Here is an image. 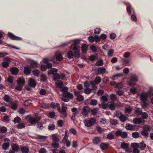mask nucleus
<instances>
[{
    "label": "nucleus",
    "mask_w": 153,
    "mask_h": 153,
    "mask_svg": "<svg viewBox=\"0 0 153 153\" xmlns=\"http://www.w3.org/2000/svg\"><path fill=\"white\" fill-rule=\"evenodd\" d=\"M122 130L120 129H119L115 131V134L117 137H119L121 136V133L122 132Z\"/></svg>",
    "instance_id": "62"
},
{
    "label": "nucleus",
    "mask_w": 153,
    "mask_h": 153,
    "mask_svg": "<svg viewBox=\"0 0 153 153\" xmlns=\"http://www.w3.org/2000/svg\"><path fill=\"white\" fill-rule=\"evenodd\" d=\"M130 80L133 82H136L138 81V78L136 74H133L131 76Z\"/></svg>",
    "instance_id": "25"
},
{
    "label": "nucleus",
    "mask_w": 153,
    "mask_h": 153,
    "mask_svg": "<svg viewBox=\"0 0 153 153\" xmlns=\"http://www.w3.org/2000/svg\"><path fill=\"white\" fill-rule=\"evenodd\" d=\"M132 111V108L129 105L126 107L124 109V112L128 114H129Z\"/></svg>",
    "instance_id": "28"
},
{
    "label": "nucleus",
    "mask_w": 153,
    "mask_h": 153,
    "mask_svg": "<svg viewBox=\"0 0 153 153\" xmlns=\"http://www.w3.org/2000/svg\"><path fill=\"white\" fill-rule=\"evenodd\" d=\"M67 107L66 106H62L61 109H58V111L60 113H62L65 118H66L67 116Z\"/></svg>",
    "instance_id": "9"
},
{
    "label": "nucleus",
    "mask_w": 153,
    "mask_h": 153,
    "mask_svg": "<svg viewBox=\"0 0 153 153\" xmlns=\"http://www.w3.org/2000/svg\"><path fill=\"white\" fill-rule=\"evenodd\" d=\"M140 134L138 132L135 131L132 133V137L135 139L139 137L142 138V137L141 136H140Z\"/></svg>",
    "instance_id": "27"
},
{
    "label": "nucleus",
    "mask_w": 153,
    "mask_h": 153,
    "mask_svg": "<svg viewBox=\"0 0 153 153\" xmlns=\"http://www.w3.org/2000/svg\"><path fill=\"white\" fill-rule=\"evenodd\" d=\"M25 79L22 76L18 77L16 81L18 85H20L22 86L25 85Z\"/></svg>",
    "instance_id": "14"
},
{
    "label": "nucleus",
    "mask_w": 153,
    "mask_h": 153,
    "mask_svg": "<svg viewBox=\"0 0 153 153\" xmlns=\"http://www.w3.org/2000/svg\"><path fill=\"white\" fill-rule=\"evenodd\" d=\"M61 91L62 92L63 96L65 95L68 93L69 92V91H68V87L66 86H62L61 88Z\"/></svg>",
    "instance_id": "20"
},
{
    "label": "nucleus",
    "mask_w": 153,
    "mask_h": 153,
    "mask_svg": "<svg viewBox=\"0 0 153 153\" xmlns=\"http://www.w3.org/2000/svg\"><path fill=\"white\" fill-rule=\"evenodd\" d=\"M93 37H94V41H95L96 43L99 42L101 40L100 36L98 35H95Z\"/></svg>",
    "instance_id": "54"
},
{
    "label": "nucleus",
    "mask_w": 153,
    "mask_h": 153,
    "mask_svg": "<svg viewBox=\"0 0 153 153\" xmlns=\"http://www.w3.org/2000/svg\"><path fill=\"white\" fill-rule=\"evenodd\" d=\"M106 71V69L104 66H102L97 68H95L94 70V73L95 74L96 76L100 74L103 75L105 73Z\"/></svg>",
    "instance_id": "4"
},
{
    "label": "nucleus",
    "mask_w": 153,
    "mask_h": 153,
    "mask_svg": "<svg viewBox=\"0 0 153 153\" xmlns=\"http://www.w3.org/2000/svg\"><path fill=\"white\" fill-rule=\"evenodd\" d=\"M56 115L55 112L54 111H50L49 112L48 116L50 118L53 119Z\"/></svg>",
    "instance_id": "47"
},
{
    "label": "nucleus",
    "mask_w": 153,
    "mask_h": 153,
    "mask_svg": "<svg viewBox=\"0 0 153 153\" xmlns=\"http://www.w3.org/2000/svg\"><path fill=\"white\" fill-rule=\"evenodd\" d=\"M11 74L13 75H17L19 72V69L16 67H13L10 69Z\"/></svg>",
    "instance_id": "12"
},
{
    "label": "nucleus",
    "mask_w": 153,
    "mask_h": 153,
    "mask_svg": "<svg viewBox=\"0 0 153 153\" xmlns=\"http://www.w3.org/2000/svg\"><path fill=\"white\" fill-rule=\"evenodd\" d=\"M131 10L133 11L134 13L133 14H135V12L134 9L131 8V5L130 4H129L127 6L126 10H127L128 13L129 15H130L131 14Z\"/></svg>",
    "instance_id": "26"
},
{
    "label": "nucleus",
    "mask_w": 153,
    "mask_h": 153,
    "mask_svg": "<svg viewBox=\"0 0 153 153\" xmlns=\"http://www.w3.org/2000/svg\"><path fill=\"white\" fill-rule=\"evenodd\" d=\"M123 87V85L122 82L116 83L115 87L118 89H121Z\"/></svg>",
    "instance_id": "50"
},
{
    "label": "nucleus",
    "mask_w": 153,
    "mask_h": 153,
    "mask_svg": "<svg viewBox=\"0 0 153 153\" xmlns=\"http://www.w3.org/2000/svg\"><path fill=\"white\" fill-rule=\"evenodd\" d=\"M40 80L42 82H45L47 79L46 75L44 74H42L40 76Z\"/></svg>",
    "instance_id": "31"
},
{
    "label": "nucleus",
    "mask_w": 153,
    "mask_h": 153,
    "mask_svg": "<svg viewBox=\"0 0 153 153\" xmlns=\"http://www.w3.org/2000/svg\"><path fill=\"white\" fill-rule=\"evenodd\" d=\"M120 137L123 138H125L128 137V133L127 132L125 131H122V132L121 133V136Z\"/></svg>",
    "instance_id": "45"
},
{
    "label": "nucleus",
    "mask_w": 153,
    "mask_h": 153,
    "mask_svg": "<svg viewBox=\"0 0 153 153\" xmlns=\"http://www.w3.org/2000/svg\"><path fill=\"white\" fill-rule=\"evenodd\" d=\"M28 85L32 88H35L37 82L35 80L32 78H29L28 81Z\"/></svg>",
    "instance_id": "10"
},
{
    "label": "nucleus",
    "mask_w": 153,
    "mask_h": 153,
    "mask_svg": "<svg viewBox=\"0 0 153 153\" xmlns=\"http://www.w3.org/2000/svg\"><path fill=\"white\" fill-rule=\"evenodd\" d=\"M147 95L146 92H142L140 94H139L140 96V100L143 102H146L148 100V98L146 96Z\"/></svg>",
    "instance_id": "8"
},
{
    "label": "nucleus",
    "mask_w": 153,
    "mask_h": 153,
    "mask_svg": "<svg viewBox=\"0 0 153 153\" xmlns=\"http://www.w3.org/2000/svg\"><path fill=\"white\" fill-rule=\"evenodd\" d=\"M7 128L4 126H3L2 127L0 128V132L5 133L7 132Z\"/></svg>",
    "instance_id": "59"
},
{
    "label": "nucleus",
    "mask_w": 153,
    "mask_h": 153,
    "mask_svg": "<svg viewBox=\"0 0 153 153\" xmlns=\"http://www.w3.org/2000/svg\"><path fill=\"white\" fill-rule=\"evenodd\" d=\"M17 125V128L18 129H22L25 128V125L24 123H19Z\"/></svg>",
    "instance_id": "55"
},
{
    "label": "nucleus",
    "mask_w": 153,
    "mask_h": 153,
    "mask_svg": "<svg viewBox=\"0 0 153 153\" xmlns=\"http://www.w3.org/2000/svg\"><path fill=\"white\" fill-rule=\"evenodd\" d=\"M52 140L54 142L58 143L59 141V139L58 137L56 135H54L52 137Z\"/></svg>",
    "instance_id": "63"
},
{
    "label": "nucleus",
    "mask_w": 153,
    "mask_h": 153,
    "mask_svg": "<svg viewBox=\"0 0 153 153\" xmlns=\"http://www.w3.org/2000/svg\"><path fill=\"white\" fill-rule=\"evenodd\" d=\"M37 136L38 137H40L39 139L40 141L41 142H44L47 138V136H43L40 135H38Z\"/></svg>",
    "instance_id": "33"
},
{
    "label": "nucleus",
    "mask_w": 153,
    "mask_h": 153,
    "mask_svg": "<svg viewBox=\"0 0 153 153\" xmlns=\"http://www.w3.org/2000/svg\"><path fill=\"white\" fill-rule=\"evenodd\" d=\"M108 100V97L107 95H104L101 97V101L104 104H105L107 101Z\"/></svg>",
    "instance_id": "30"
},
{
    "label": "nucleus",
    "mask_w": 153,
    "mask_h": 153,
    "mask_svg": "<svg viewBox=\"0 0 153 153\" xmlns=\"http://www.w3.org/2000/svg\"><path fill=\"white\" fill-rule=\"evenodd\" d=\"M101 141V138L99 137H96L93 140V143L94 145H97Z\"/></svg>",
    "instance_id": "21"
},
{
    "label": "nucleus",
    "mask_w": 153,
    "mask_h": 153,
    "mask_svg": "<svg viewBox=\"0 0 153 153\" xmlns=\"http://www.w3.org/2000/svg\"><path fill=\"white\" fill-rule=\"evenodd\" d=\"M103 64V60L102 58L99 59L98 61L95 63V65L97 66H101Z\"/></svg>",
    "instance_id": "35"
},
{
    "label": "nucleus",
    "mask_w": 153,
    "mask_h": 153,
    "mask_svg": "<svg viewBox=\"0 0 153 153\" xmlns=\"http://www.w3.org/2000/svg\"><path fill=\"white\" fill-rule=\"evenodd\" d=\"M97 101L95 99H91L89 104L93 106H95L97 105Z\"/></svg>",
    "instance_id": "53"
},
{
    "label": "nucleus",
    "mask_w": 153,
    "mask_h": 153,
    "mask_svg": "<svg viewBox=\"0 0 153 153\" xmlns=\"http://www.w3.org/2000/svg\"><path fill=\"white\" fill-rule=\"evenodd\" d=\"M100 146L102 150H104L107 147V145L106 143H102L100 144Z\"/></svg>",
    "instance_id": "44"
},
{
    "label": "nucleus",
    "mask_w": 153,
    "mask_h": 153,
    "mask_svg": "<svg viewBox=\"0 0 153 153\" xmlns=\"http://www.w3.org/2000/svg\"><path fill=\"white\" fill-rule=\"evenodd\" d=\"M84 100V97L80 94L76 97V100L78 102H81Z\"/></svg>",
    "instance_id": "51"
},
{
    "label": "nucleus",
    "mask_w": 153,
    "mask_h": 153,
    "mask_svg": "<svg viewBox=\"0 0 153 153\" xmlns=\"http://www.w3.org/2000/svg\"><path fill=\"white\" fill-rule=\"evenodd\" d=\"M3 100L6 102H11L10 101V97L7 94H5L3 97Z\"/></svg>",
    "instance_id": "32"
},
{
    "label": "nucleus",
    "mask_w": 153,
    "mask_h": 153,
    "mask_svg": "<svg viewBox=\"0 0 153 153\" xmlns=\"http://www.w3.org/2000/svg\"><path fill=\"white\" fill-rule=\"evenodd\" d=\"M74 57L76 58H79L80 57V51H73Z\"/></svg>",
    "instance_id": "41"
},
{
    "label": "nucleus",
    "mask_w": 153,
    "mask_h": 153,
    "mask_svg": "<svg viewBox=\"0 0 153 153\" xmlns=\"http://www.w3.org/2000/svg\"><path fill=\"white\" fill-rule=\"evenodd\" d=\"M14 79L13 78L10 76H9L7 79V81L9 83L13 84V82Z\"/></svg>",
    "instance_id": "60"
},
{
    "label": "nucleus",
    "mask_w": 153,
    "mask_h": 153,
    "mask_svg": "<svg viewBox=\"0 0 153 153\" xmlns=\"http://www.w3.org/2000/svg\"><path fill=\"white\" fill-rule=\"evenodd\" d=\"M151 130L150 127L149 126L145 125L142 127V131L140 132L141 135L144 136V138H146V139L149 137V133L148 132L150 131Z\"/></svg>",
    "instance_id": "2"
},
{
    "label": "nucleus",
    "mask_w": 153,
    "mask_h": 153,
    "mask_svg": "<svg viewBox=\"0 0 153 153\" xmlns=\"http://www.w3.org/2000/svg\"><path fill=\"white\" fill-rule=\"evenodd\" d=\"M27 60L30 61V64L29 67L32 68L37 67V65L39 64L37 61H36L34 60L31 59L29 58H26Z\"/></svg>",
    "instance_id": "6"
},
{
    "label": "nucleus",
    "mask_w": 153,
    "mask_h": 153,
    "mask_svg": "<svg viewBox=\"0 0 153 153\" xmlns=\"http://www.w3.org/2000/svg\"><path fill=\"white\" fill-rule=\"evenodd\" d=\"M142 112V110L140 109V108H138L135 110L134 111V113L136 114L137 116L140 115V114L141 112Z\"/></svg>",
    "instance_id": "57"
},
{
    "label": "nucleus",
    "mask_w": 153,
    "mask_h": 153,
    "mask_svg": "<svg viewBox=\"0 0 153 153\" xmlns=\"http://www.w3.org/2000/svg\"><path fill=\"white\" fill-rule=\"evenodd\" d=\"M11 147L12 150L15 152H17L19 150H20V146L16 143H13Z\"/></svg>",
    "instance_id": "17"
},
{
    "label": "nucleus",
    "mask_w": 153,
    "mask_h": 153,
    "mask_svg": "<svg viewBox=\"0 0 153 153\" xmlns=\"http://www.w3.org/2000/svg\"><path fill=\"white\" fill-rule=\"evenodd\" d=\"M108 108H109L111 110L113 111L116 108V106H117L118 107H120L121 106L120 104V102H119V104L118 105L117 104L114 105L113 104H110L109 105H108Z\"/></svg>",
    "instance_id": "19"
},
{
    "label": "nucleus",
    "mask_w": 153,
    "mask_h": 153,
    "mask_svg": "<svg viewBox=\"0 0 153 153\" xmlns=\"http://www.w3.org/2000/svg\"><path fill=\"white\" fill-rule=\"evenodd\" d=\"M20 149L22 153H28L29 151V149L27 146H20Z\"/></svg>",
    "instance_id": "18"
},
{
    "label": "nucleus",
    "mask_w": 153,
    "mask_h": 153,
    "mask_svg": "<svg viewBox=\"0 0 153 153\" xmlns=\"http://www.w3.org/2000/svg\"><path fill=\"white\" fill-rule=\"evenodd\" d=\"M139 146L138 148H139L141 150H144L146 147V144L142 143H139Z\"/></svg>",
    "instance_id": "40"
},
{
    "label": "nucleus",
    "mask_w": 153,
    "mask_h": 153,
    "mask_svg": "<svg viewBox=\"0 0 153 153\" xmlns=\"http://www.w3.org/2000/svg\"><path fill=\"white\" fill-rule=\"evenodd\" d=\"M90 110V108L89 107L87 106H84L82 108L81 114L84 116H87Z\"/></svg>",
    "instance_id": "11"
},
{
    "label": "nucleus",
    "mask_w": 153,
    "mask_h": 153,
    "mask_svg": "<svg viewBox=\"0 0 153 153\" xmlns=\"http://www.w3.org/2000/svg\"><path fill=\"white\" fill-rule=\"evenodd\" d=\"M47 72L48 76L51 74L53 75V76H51V77L54 81H59L57 80L60 79V75L57 73L58 69L57 68H51Z\"/></svg>",
    "instance_id": "1"
},
{
    "label": "nucleus",
    "mask_w": 153,
    "mask_h": 153,
    "mask_svg": "<svg viewBox=\"0 0 153 153\" xmlns=\"http://www.w3.org/2000/svg\"><path fill=\"white\" fill-rule=\"evenodd\" d=\"M102 80L100 76H97L95 78L93 82H94L97 85L100 83Z\"/></svg>",
    "instance_id": "29"
},
{
    "label": "nucleus",
    "mask_w": 153,
    "mask_h": 153,
    "mask_svg": "<svg viewBox=\"0 0 153 153\" xmlns=\"http://www.w3.org/2000/svg\"><path fill=\"white\" fill-rule=\"evenodd\" d=\"M21 119L20 117L18 116L15 117L13 120L14 124L19 123L21 122Z\"/></svg>",
    "instance_id": "34"
},
{
    "label": "nucleus",
    "mask_w": 153,
    "mask_h": 153,
    "mask_svg": "<svg viewBox=\"0 0 153 153\" xmlns=\"http://www.w3.org/2000/svg\"><path fill=\"white\" fill-rule=\"evenodd\" d=\"M139 143H132L131 144V146L134 149L138 148L139 146Z\"/></svg>",
    "instance_id": "58"
},
{
    "label": "nucleus",
    "mask_w": 153,
    "mask_h": 153,
    "mask_svg": "<svg viewBox=\"0 0 153 153\" xmlns=\"http://www.w3.org/2000/svg\"><path fill=\"white\" fill-rule=\"evenodd\" d=\"M81 50L82 52L84 53H86L88 49V45L85 43H82L81 45Z\"/></svg>",
    "instance_id": "16"
},
{
    "label": "nucleus",
    "mask_w": 153,
    "mask_h": 153,
    "mask_svg": "<svg viewBox=\"0 0 153 153\" xmlns=\"http://www.w3.org/2000/svg\"><path fill=\"white\" fill-rule=\"evenodd\" d=\"M31 72V68L29 65H27L24 66V73L26 75H29Z\"/></svg>",
    "instance_id": "15"
},
{
    "label": "nucleus",
    "mask_w": 153,
    "mask_h": 153,
    "mask_svg": "<svg viewBox=\"0 0 153 153\" xmlns=\"http://www.w3.org/2000/svg\"><path fill=\"white\" fill-rule=\"evenodd\" d=\"M36 126L37 128H39L40 129H42L43 127L42 122H39L36 123Z\"/></svg>",
    "instance_id": "64"
},
{
    "label": "nucleus",
    "mask_w": 153,
    "mask_h": 153,
    "mask_svg": "<svg viewBox=\"0 0 153 153\" xmlns=\"http://www.w3.org/2000/svg\"><path fill=\"white\" fill-rule=\"evenodd\" d=\"M10 146L9 143H4L2 145V148L4 150H7Z\"/></svg>",
    "instance_id": "39"
},
{
    "label": "nucleus",
    "mask_w": 153,
    "mask_h": 153,
    "mask_svg": "<svg viewBox=\"0 0 153 153\" xmlns=\"http://www.w3.org/2000/svg\"><path fill=\"white\" fill-rule=\"evenodd\" d=\"M4 122H5L6 123H9L10 121V119L9 117L7 114H5L3 117Z\"/></svg>",
    "instance_id": "48"
},
{
    "label": "nucleus",
    "mask_w": 153,
    "mask_h": 153,
    "mask_svg": "<svg viewBox=\"0 0 153 153\" xmlns=\"http://www.w3.org/2000/svg\"><path fill=\"white\" fill-rule=\"evenodd\" d=\"M129 146V144L128 143H126L124 142L121 143L120 144L121 148L123 149H128Z\"/></svg>",
    "instance_id": "24"
},
{
    "label": "nucleus",
    "mask_w": 153,
    "mask_h": 153,
    "mask_svg": "<svg viewBox=\"0 0 153 153\" xmlns=\"http://www.w3.org/2000/svg\"><path fill=\"white\" fill-rule=\"evenodd\" d=\"M106 138L109 140H112L114 139V135L111 132H109L106 136Z\"/></svg>",
    "instance_id": "36"
},
{
    "label": "nucleus",
    "mask_w": 153,
    "mask_h": 153,
    "mask_svg": "<svg viewBox=\"0 0 153 153\" xmlns=\"http://www.w3.org/2000/svg\"><path fill=\"white\" fill-rule=\"evenodd\" d=\"M90 48L92 52L93 53H96L97 51V47L94 45H91Z\"/></svg>",
    "instance_id": "38"
},
{
    "label": "nucleus",
    "mask_w": 153,
    "mask_h": 153,
    "mask_svg": "<svg viewBox=\"0 0 153 153\" xmlns=\"http://www.w3.org/2000/svg\"><path fill=\"white\" fill-rule=\"evenodd\" d=\"M130 91L131 93L134 94L136 93H137L138 92V91L137 90L136 88L135 87H134L131 88L130 89Z\"/></svg>",
    "instance_id": "56"
},
{
    "label": "nucleus",
    "mask_w": 153,
    "mask_h": 153,
    "mask_svg": "<svg viewBox=\"0 0 153 153\" xmlns=\"http://www.w3.org/2000/svg\"><path fill=\"white\" fill-rule=\"evenodd\" d=\"M96 120L94 117H91L89 119V120H87L86 119L83 121L85 126L87 127L92 126L94 125L96 122Z\"/></svg>",
    "instance_id": "3"
},
{
    "label": "nucleus",
    "mask_w": 153,
    "mask_h": 153,
    "mask_svg": "<svg viewBox=\"0 0 153 153\" xmlns=\"http://www.w3.org/2000/svg\"><path fill=\"white\" fill-rule=\"evenodd\" d=\"M32 73L33 75L36 77H38L39 76L40 71L39 69L35 68L32 71Z\"/></svg>",
    "instance_id": "22"
},
{
    "label": "nucleus",
    "mask_w": 153,
    "mask_h": 153,
    "mask_svg": "<svg viewBox=\"0 0 153 153\" xmlns=\"http://www.w3.org/2000/svg\"><path fill=\"white\" fill-rule=\"evenodd\" d=\"M32 100H28L25 101L24 102V105L25 106H28L32 103Z\"/></svg>",
    "instance_id": "49"
},
{
    "label": "nucleus",
    "mask_w": 153,
    "mask_h": 153,
    "mask_svg": "<svg viewBox=\"0 0 153 153\" xmlns=\"http://www.w3.org/2000/svg\"><path fill=\"white\" fill-rule=\"evenodd\" d=\"M28 122L31 125H35L36 124V121H35V118L32 117L31 118V119L30 120H28Z\"/></svg>",
    "instance_id": "52"
},
{
    "label": "nucleus",
    "mask_w": 153,
    "mask_h": 153,
    "mask_svg": "<svg viewBox=\"0 0 153 153\" xmlns=\"http://www.w3.org/2000/svg\"><path fill=\"white\" fill-rule=\"evenodd\" d=\"M70 49L72 50L73 51H80V47L78 45L72 44L70 47Z\"/></svg>",
    "instance_id": "13"
},
{
    "label": "nucleus",
    "mask_w": 153,
    "mask_h": 153,
    "mask_svg": "<svg viewBox=\"0 0 153 153\" xmlns=\"http://www.w3.org/2000/svg\"><path fill=\"white\" fill-rule=\"evenodd\" d=\"M84 92L86 94H89L91 93L92 90L90 88H85L84 89Z\"/></svg>",
    "instance_id": "61"
},
{
    "label": "nucleus",
    "mask_w": 153,
    "mask_h": 153,
    "mask_svg": "<svg viewBox=\"0 0 153 153\" xmlns=\"http://www.w3.org/2000/svg\"><path fill=\"white\" fill-rule=\"evenodd\" d=\"M64 97H67L69 100H71L73 98L74 96L72 93L69 92L65 95L64 96Z\"/></svg>",
    "instance_id": "43"
},
{
    "label": "nucleus",
    "mask_w": 153,
    "mask_h": 153,
    "mask_svg": "<svg viewBox=\"0 0 153 153\" xmlns=\"http://www.w3.org/2000/svg\"><path fill=\"white\" fill-rule=\"evenodd\" d=\"M7 35L11 39L13 40H15L17 41L22 40V38L15 35L12 33L9 32H8Z\"/></svg>",
    "instance_id": "5"
},
{
    "label": "nucleus",
    "mask_w": 153,
    "mask_h": 153,
    "mask_svg": "<svg viewBox=\"0 0 153 153\" xmlns=\"http://www.w3.org/2000/svg\"><path fill=\"white\" fill-rule=\"evenodd\" d=\"M140 114V115L142 117L141 118H143V120L147 119L148 117V114L146 112H143L142 111Z\"/></svg>",
    "instance_id": "37"
},
{
    "label": "nucleus",
    "mask_w": 153,
    "mask_h": 153,
    "mask_svg": "<svg viewBox=\"0 0 153 153\" xmlns=\"http://www.w3.org/2000/svg\"><path fill=\"white\" fill-rule=\"evenodd\" d=\"M65 57H67L69 59H72L74 57L73 51H68L65 56Z\"/></svg>",
    "instance_id": "23"
},
{
    "label": "nucleus",
    "mask_w": 153,
    "mask_h": 153,
    "mask_svg": "<svg viewBox=\"0 0 153 153\" xmlns=\"http://www.w3.org/2000/svg\"><path fill=\"white\" fill-rule=\"evenodd\" d=\"M95 55H97V56H95L94 55H92L90 56L89 58V60L92 62H93L96 59L98 60V58L97 57V54L96 53Z\"/></svg>",
    "instance_id": "42"
},
{
    "label": "nucleus",
    "mask_w": 153,
    "mask_h": 153,
    "mask_svg": "<svg viewBox=\"0 0 153 153\" xmlns=\"http://www.w3.org/2000/svg\"><path fill=\"white\" fill-rule=\"evenodd\" d=\"M133 122L135 124H143L145 122L144 120H143L141 117H135L133 120Z\"/></svg>",
    "instance_id": "7"
},
{
    "label": "nucleus",
    "mask_w": 153,
    "mask_h": 153,
    "mask_svg": "<svg viewBox=\"0 0 153 153\" xmlns=\"http://www.w3.org/2000/svg\"><path fill=\"white\" fill-rule=\"evenodd\" d=\"M52 147L54 149H58L59 148V144L58 143L53 142L51 144Z\"/></svg>",
    "instance_id": "46"
}]
</instances>
